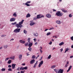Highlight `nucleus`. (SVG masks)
Returning a JSON list of instances; mask_svg holds the SVG:
<instances>
[{
  "mask_svg": "<svg viewBox=\"0 0 73 73\" xmlns=\"http://www.w3.org/2000/svg\"><path fill=\"white\" fill-rule=\"evenodd\" d=\"M24 21V20H22L21 22H19V24H16L17 22H16L14 23H12L11 24L12 25H16L15 26L17 27V28H21L22 27V24H23Z\"/></svg>",
  "mask_w": 73,
  "mask_h": 73,
  "instance_id": "1",
  "label": "nucleus"
},
{
  "mask_svg": "<svg viewBox=\"0 0 73 73\" xmlns=\"http://www.w3.org/2000/svg\"><path fill=\"white\" fill-rule=\"evenodd\" d=\"M55 15H56V16H57L60 17L63 15V13H61V12L60 11H58L56 12Z\"/></svg>",
  "mask_w": 73,
  "mask_h": 73,
  "instance_id": "2",
  "label": "nucleus"
},
{
  "mask_svg": "<svg viewBox=\"0 0 73 73\" xmlns=\"http://www.w3.org/2000/svg\"><path fill=\"white\" fill-rule=\"evenodd\" d=\"M20 30H21L20 29H15L13 31V32L15 33H19V32H20Z\"/></svg>",
  "mask_w": 73,
  "mask_h": 73,
  "instance_id": "3",
  "label": "nucleus"
},
{
  "mask_svg": "<svg viewBox=\"0 0 73 73\" xmlns=\"http://www.w3.org/2000/svg\"><path fill=\"white\" fill-rule=\"evenodd\" d=\"M44 63V62H43V61L42 60L41 61V62L38 65V66L39 68H40L41 66V65L43 64V63Z\"/></svg>",
  "mask_w": 73,
  "mask_h": 73,
  "instance_id": "4",
  "label": "nucleus"
},
{
  "mask_svg": "<svg viewBox=\"0 0 73 73\" xmlns=\"http://www.w3.org/2000/svg\"><path fill=\"white\" fill-rule=\"evenodd\" d=\"M31 1H28L26 3H25V5H27V6H30V5L28 4H30V3H31Z\"/></svg>",
  "mask_w": 73,
  "mask_h": 73,
  "instance_id": "5",
  "label": "nucleus"
},
{
  "mask_svg": "<svg viewBox=\"0 0 73 73\" xmlns=\"http://www.w3.org/2000/svg\"><path fill=\"white\" fill-rule=\"evenodd\" d=\"M46 16L47 18H51V17H52V15L50 14H48L46 15Z\"/></svg>",
  "mask_w": 73,
  "mask_h": 73,
  "instance_id": "6",
  "label": "nucleus"
},
{
  "mask_svg": "<svg viewBox=\"0 0 73 73\" xmlns=\"http://www.w3.org/2000/svg\"><path fill=\"white\" fill-rule=\"evenodd\" d=\"M35 62V60L33 59L30 61V63L31 64H33Z\"/></svg>",
  "mask_w": 73,
  "mask_h": 73,
  "instance_id": "7",
  "label": "nucleus"
},
{
  "mask_svg": "<svg viewBox=\"0 0 73 73\" xmlns=\"http://www.w3.org/2000/svg\"><path fill=\"white\" fill-rule=\"evenodd\" d=\"M63 71H64V70H63V69H59L58 73H63Z\"/></svg>",
  "mask_w": 73,
  "mask_h": 73,
  "instance_id": "8",
  "label": "nucleus"
},
{
  "mask_svg": "<svg viewBox=\"0 0 73 73\" xmlns=\"http://www.w3.org/2000/svg\"><path fill=\"white\" fill-rule=\"evenodd\" d=\"M16 20V19L13 18H11L10 20V21L11 22H12V21H15V20Z\"/></svg>",
  "mask_w": 73,
  "mask_h": 73,
  "instance_id": "9",
  "label": "nucleus"
},
{
  "mask_svg": "<svg viewBox=\"0 0 73 73\" xmlns=\"http://www.w3.org/2000/svg\"><path fill=\"white\" fill-rule=\"evenodd\" d=\"M16 66V64H12V67L13 69L15 68V66Z\"/></svg>",
  "mask_w": 73,
  "mask_h": 73,
  "instance_id": "10",
  "label": "nucleus"
},
{
  "mask_svg": "<svg viewBox=\"0 0 73 73\" xmlns=\"http://www.w3.org/2000/svg\"><path fill=\"white\" fill-rule=\"evenodd\" d=\"M56 23L58 24H60L61 23V22L60 21L58 20L56 21Z\"/></svg>",
  "mask_w": 73,
  "mask_h": 73,
  "instance_id": "11",
  "label": "nucleus"
},
{
  "mask_svg": "<svg viewBox=\"0 0 73 73\" xmlns=\"http://www.w3.org/2000/svg\"><path fill=\"white\" fill-rule=\"evenodd\" d=\"M41 15L39 14V15H37V19H41V17H40Z\"/></svg>",
  "mask_w": 73,
  "mask_h": 73,
  "instance_id": "12",
  "label": "nucleus"
},
{
  "mask_svg": "<svg viewBox=\"0 0 73 73\" xmlns=\"http://www.w3.org/2000/svg\"><path fill=\"white\" fill-rule=\"evenodd\" d=\"M72 66H70V67L68 68V69L67 71V72H68L70 70V69L71 68H72Z\"/></svg>",
  "mask_w": 73,
  "mask_h": 73,
  "instance_id": "13",
  "label": "nucleus"
},
{
  "mask_svg": "<svg viewBox=\"0 0 73 73\" xmlns=\"http://www.w3.org/2000/svg\"><path fill=\"white\" fill-rule=\"evenodd\" d=\"M20 42V43H21L22 44H24L25 42V41H23V40H21L19 41Z\"/></svg>",
  "mask_w": 73,
  "mask_h": 73,
  "instance_id": "14",
  "label": "nucleus"
},
{
  "mask_svg": "<svg viewBox=\"0 0 73 73\" xmlns=\"http://www.w3.org/2000/svg\"><path fill=\"white\" fill-rule=\"evenodd\" d=\"M28 69V67L26 66L22 68V70H27Z\"/></svg>",
  "mask_w": 73,
  "mask_h": 73,
  "instance_id": "15",
  "label": "nucleus"
},
{
  "mask_svg": "<svg viewBox=\"0 0 73 73\" xmlns=\"http://www.w3.org/2000/svg\"><path fill=\"white\" fill-rule=\"evenodd\" d=\"M35 24V23H34V22H31L30 24V25H31V26L34 25Z\"/></svg>",
  "mask_w": 73,
  "mask_h": 73,
  "instance_id": "16",
  "label": "nucleus"
},
{
  "mask_svg": "<svg viewBox=\"0 0 73 73\" xmlns=\"http://www.w3.org/2000/svg\"><path fill=\"white\" fill-rule=\"evenodd\" d=\"M61 10L62 11V12H64L65 13L68 12V11H67L66 10H65L64 9H61Z\"/></svg>",
  "mask_w": 73,
  "mask_h": 73,
  "instance_id": "17",
  "label": "nucleus"
},
{
  "mask_svg": "<svg viewBox=\"0 0 73 73\" xmlns=\"http://www.w3.org/2000/svg\"><path fill=\"white\" fill-rule=\"evenodd\" d=\"M31 17V15H30L29 13H28L26 15L27 18H28V17Z\"/></svg>",
  "mask_w": 73,
  "mask_h": 73,
  "instance_id": "18",
  "label": "nucleus"
},
{
  "mask_svg": "<svg viewBox=\"0 0 73 73\" xmlns=\"http://www.w3.org/2000/svg\"><path fill=\"white\" fill-rule=\"evenodd\" d=\"M19 60H21V58H22V55L20 54L19 56Z\"/></svg>",
  "mask_w": 73,
  "mask_h": 73,
  "instance_id": "19",
  "label": "nucleus"
},
{
  "mask_svg": "<svg viewBox=\"0 0 73 73\" xmlns=\"http://www.w3.org/2000/svg\"><path fill=\"white\" fill-rule=\"evenodd\" d=\"M64 42H62L59 44V45H60V46H61V45H64Z\"/></svg>",
  "mask_w": 73,
  "mask_h": 73,
  "instance_id": "20",
  "label": "nucleus"
},
{
  "mask_svg": "<svg viewBox=\"0 0 73 73\" xmlns=\"http://www.w3.org/2000/svg\"><path fill=\"white\" fill-rule=\"evenodd\" d=\"M33 45V44L32 43H30L29 44V47H31V46H32Z\"/></svg>",
  "mask_w": 73,
  "mask_h": 73,
  "instance_id": "21",
  "label": "nucleus"
},
{
  "mask_svg": "<svg viewBox=\"0 0 73 73\" xmlns=\"http://www.w3.org/2000/svg\"><path fill=\"white\" fill-rule=\"evenodd\" d=\"M34 36H35V37H37L38 36V34L37 33H36V34L35 33L34 34Z\"/></svg>",
  "mask_w": 73,
  "mask_h": 73,
  "instance_id": "22",
  "label": "nucleus"
},
{
  "mask_svg": "<svg viewBox=\"0 0 73 73\" xmlns=\"http://www.w3.org/2000/svg\"><path fill=\"white\" fill-rule=\"evenodd\" d=\"M11 60H9V61H8L7 63L9 64H10L11 62Z\"/></svg>",
  "mask_w": 73,
  "mask_h": 73,
  "instance_id": "23",
  "label": "nucleus"
},
{
  "mask_svg": "<svg viewBox=\"0 0 73 73\" xmlns=\"http://www.w3.org/2000/svg\"><path fill=\"white\" fill-rule=\"evenodd\" d=\"M8 47V45H4V48H5V49H7V48Z\"/></svg>",
  "mask_w": 73,
  "mask_h": 73,
  "instance_id": "24",
  "label": "nucleus"
},
{
  "mask_svg": "<svg viewBox=\"0 0 73 73\" xmlns=\"http://www.w3.org/2000/svg\"><path fill=\"white\" fill-rule=\"evenodd\" d=\"M56 66L53 65L51 66V68L52 69H53V68H56Z\"/></svg>",
  "mask_w": 73,
  "mask_h": 73,
  "instance_id": "25",
  "label": "nucleus"
},
{
  "mask_svg": "<svg viewBox=\"0 0 73 73\" xmlns=\"http://www.w3.org/2000/svg\"><path fill=\"white\" fill-rule=\"evenodd\" d=\"M28 49L29 50V51H31V50H32V48L30 47H29V48H28Z\"/></svg>",
  "mask_w": 73,
  "mask_h": 73,
  "instance_id": "26",
  "label": "nucleus"
},
{
  "mask_svg": "<svg viewBox=\"0 0 73 73\" xmlns=\"http://www.w3.org/2000/svg\"><path fill=\"white\" fill-rule=\"evenodd\" d=\"M10 59H12V60H14V59H15V56H14L12 57H10Z\"/></svg>",
  "mask_w": 73,
  "mask_h": 73,
  "instance_id": "27",
  "label": "nucleus"
},
{
  "mask_svg": "<svg viewBox=\"0 0 73 73\" xmlns=\"http://www.w3.org/2000/svg\"><path fill=\"white\" fill-rule=\"evenodd\" d=\"M69 50V49H68V48H67V49H65V51L64 52V53H66V52H67V51H68V50Z\"/></svg>",
  "mask_w": 73,
  "mask_h": 73,
  "instance_id": "28",
  "label": "nucleus"
},
{
  "mask_svg": "<svg viewBox=\"0 0 73 73\" xmlns=\"http://www.w3.org/2000/svg\"><path fill=\"white\" fill-rule=\"evenodd\" d=\"M50 58H51V55H50L47 58L48 59H50Z\"/></svg>",
  "mask_w": 73,
  "mask_h": 73,
  "instance_id": "29",
  "label": "nucleus"
},
{
  "mask_svg": "<svg viewBox=\"0 0 73 73\" xmlns=\"http://www.w3.org/2000/svg\"><path fill=\"white\" fill-rule=\"evenodd\" d=\"M13 16H14L15 17H16V16H17V15H16V13H14Z\"/></svg>",
  "mask_w": 73,
  "mask_h": 73,
  "instance_id": "30",
  "label": "nucleus"
},
{
  "mask_svg": "<svg viewBox=\"0 0 73 73\" xmlns=\"http://www.w3.org/2000/svg\"><path fill=\"white\" fill-rule=\"evenodd\" d=\"M50 35V32L47 33L46 34L47 36H49V35Z\"/></svg>",
  "mask_w": 73,
  "mask_h": 73,
  "instance_id": "31",
  "label": "nucleus"
},
{
  "mask_svg": "<svg viewBox=\"0 0 73 73\" xmlns=\"http://www.w3.org/2000/svg\"><path fill=\"white\" fill-rule=\"evenodd\" d=\"M35 58L36 56H35V55H33L32 56V58H33V59Z\"/></svg>",
  "mask_w": 73,
  "mask_h": 73,
  "instance_id": "32",
  "label": "nucleus"
},
{
  "mask_svg": "<svg viewBox=\"0 0 73 73\" xmlns=\"http://www.w3.org/2000/svg\"><path fill=\"white\" fill-rule=\"evenodd\" d=\"M24 33H25V34H27V31L26 30H24Z\"/></svg>",
  "mask_w": 73,
  "mask_h": 73,
  "instance_id": "33",
  "label": "nucleus"
},
{
  "mask_svg": "<svg viewBox=\"0 0 73 73\" xmlns=\"http://www.w3.org/2000/svg\"><path fill=\"white\" fill-rule=\"evenodd\" d=\"M28 43H25V46H28Z\"/></svg>",
  "mask_w": 73,
  "mask_h": 73,
  "instance_id": "34",
  "label": "nucleus"
},
{
  "mask_svg": "<svg viewBox=\"0 0 73 73\" xmlns=\"http://www.w3.org/2000/svg\"><path fill=\"white\" fill-rule=\"evenodd\" d=\"M1 70H2V71H5V69L4 68H3L1 69Z\"/></svg>",
  "mask_w": 73,
  "mask_h": 73,
  "instance_id": "35",
  "label": "nucleus"
},
{
  "mask_svg": "<svg viewBox=\"0 0 73 73\" xmlns=\"http://www.w3.org/2000/svg\"><path fill=\"white\" fill-rule=\"evenodd\" d=\"M8 70H9V71H12V69L11 68H9V69H8Z\"/></svg>",
  "mask_w": 73,
  "mask_h": 73,
  "instance_id": "36",
  "label": "nucleus"
},
{
  "mask_svg": "<svg viewBox=\"0 0 73 73\" xmlns=\"http://www.w3.org/2000/svg\"><path fill=\"white\" fill-rule=\"evenodd\" d=\"M37 17L34 18V19H33L34 20H37Z\"/></svg>",
  "mask_w": 73,
  "mask_h": 73,
  "instance_id": "37",
  "label": "nucleus"
},
{
  "mask_svg": "<svg viewBox=\"0 0 73 73\" xmlns=\"http://www.w3.org/2000/svg\"><path fill=\"white\" fill-rule=\"evenodd\" d=\"M30 40H31V38H29L28 39V42H29V41H30Z\"/></svg>",
  "mask_w": 73,
  "mask_h": 73,
  "instance_id": "38",
  "label": "nucleus"
},
{
  "mask_svg": "<svg viewBox=\"0 0 73 73\" xmlns=\"http://www.w3.org/2000/svg\"><path fill=\"white\" fill-rule=\"evenodd\" d=\"M54 71H55V72H56V73H58V72H57V70H56V69H54Z\"/></svg>",
  "mask_w": 73,
  "mask_h": 73,
  "instance_id": "39",
  "label": "nucleus"
},
{
  "mask_svg": "<svg viewBox=\"0 0 73 73\" xmlns=\"http://www.w3.org/2000/svg\"><path fill=\"white\" fill-rule=\"evenodd\" d=\"M23 67H21L19 68V70H23Z\"/></svg>",
  "mask_w": 73,
  "mask_h": 73,
  "instance_id": "40",
  "label": "nucleus"
},
{
  "mask_svg": "<svg viewBox=\"0 0 73 73\" xmlns=\"http://www.w3.org/2000/svg\"><path fill=\"white\" fill-rule=\"evenodd\" d=\"M69 17H72L73 16L72 15H71V14H70L69 15Z\"/></svg>",
  "mask_w": 73,
  "mask_h": 73,
  "instance_id": "41",
  "label": "nucleus"
},
{
  "mask_svg": "<svg viewBox=\"0 0 73 73\" xmlns=\"http://www.w3.org/2000/svg\"><path fill=\"white\" fill-rule=\"evenodd\" d=\"M9 60V58H7L5 59V61H7V60Z\"/></svg>",
  "mask_w": 73,
  "mask_h": 73,
  "instance_id": "42",
  "label": "nucleus"
},
{
  "mask_svg": "<svg viewBox=\"0 0 73 73\" xmlns=\"http://www.w3.org/2000/svg\"><path fill=\"white\" fill-rule=\"evenodd\" d=\"M54 28L53 27H52L51 28H50V29H49V30H52V29H54Z\"/></svg>",
  "mask_w": 73,
  "mask_h": 73,
  "instance_id": "43",
  "label": "nucleus"
},
{
  "mask_svg": "<svg viewBox=\"0 0 73 73\" xmlns=\"http://www.w3.org/2000/svg\"><path fill=\"white\" fill-rule=\"evenodd\" d=\"M8 68H11L12 67V66L11 65H9L8 66Z\"/></svg>",
  "mask_w": 73,
  "mask_h": 73,
  "instance_id": "44",
  "label": "nucleus"
},
{
  "mask_svg": "<svg viewBox=\"0 0 73 73\" xmlns=\"http://www.w3.org/2000/svg\"><path fill=\"white\" fill-rule=\"evenodd\" d=\"M38 62V61H36V62L35 64V65L36 66L37 64V63Z\"/></svg>",
  "mask_w": 73,
  "mask_h": 73,
  "instance_id": "45",
  "label": "nucleus"
},
{
  "mask_svg": "<svg viewBox=\"0 0 73 73\" xmlns=\"http://www.w3.org/2000/svg\"><path fill=\"white\" fill-rule=\"evenodd\" d=\"M52 41H50L49 43V44L50 45H51V44H52Z\"/></svg>",
  "mask_w": 73,
  "mask_h": 73,
  "instance_id": "46",
  "label": "nucleus"
},
{
  "mask_svg": "<svg viewBox=\"0 0 73 73\" xmlns=\"http://www.w3.org/2000/svg\"><path fill=\"white\" fill-rule=\"evenodd\" d=\"M65 68H67L68 67V64H66L65 66Z\"/></svg>",
  "mask_w": 73,
  "mask_h": 73,
  "instance_id": "47",
  "label": "nucleus"
},
{
  "mask_svg": "<svg viewBox=\"0 0 73 73\" xmlns=\"http://www.w3.org/2000/svg\"><path fill=\"white\" fill-rule=\"evenodd\" d=\"M34 40L35 42H36V41H37V39H36V38H34Z\"/></svg>",
  "mask_w": 73,
  "mask_h": 73,
  "instance_id": "48",
  "label": "nucleus"
},
{
  "mask_svg": "<svg viewBox=\"0 0 73 73\" xmlns=\"http://www.w3.org/2000/svg\"><path fill=\"white\" fill-rule=\"evenodd\" d=\"M42 18L44 17V15H42V16H40V18H42Z\"/></svg>",
  "mask_w": 73,
  "mask_h": 73,
  "instance_id": "49",
  "label": "nucleus"
},
{
  "mask_svg": "<svg viewBox=\"0 0 73 73\" xmlns=\"http://www.w3.org/2000/svg\"><path fill=\"white\" fill-rule=\"evenodd\" d=\"M70 38H71V40H73V36L71 37Z\"/></svg>",
  "mask_w": 73,
  "mask_h": 73,
  "instance_id": "50",
  "label": "nucleus"
},
{
  "mask_svg": "<svg viewBox=\"0 0 73 73\" xmlns=\"http://www.w3.org/2000/svg\"><path fill=\"white\" fill-rule=\"evenodd\" d=\"M39 56H40V55H38L36 57V59H37V58H38V57H39Z\"/></svg>",
  "mask_w": 73,
  "mask_h": 73,
  "instance_id": "51",
  "label": "nucleus"
},
{
  "mask_svg": "<svg viewBox=\"0 0 73 73\" xmlns=\"http://www.w3.org/2000/svg\"><path fill=\"white\" fill-rule=\"evenodd\" d=\"M40 52H41V53H42V50L41 49H40Z\"/></svg>",
  "mask_w": 73,
  "mask_h": 73,
  "instance_id": "52",
  "label": "nucleus"
},
{
  "mask_svg": "<svg viewBox=\"0 0 73 73\" xmlns=\"http://www.w3.org/2000/svg\"><path fill=\"white\" fill-rule=\"evenodd\" d=\"M1 36V37H5V36H6V35H2Z\"/></svg>",
  "mask_w": 73,
  "mask_h": 73,
  "instance_id": "53",
  "label": "nucleus"
},
{
  "mask_svg": "<svg viewBox=\"0 0 73 73\" xmlns=\"http://www.w3.org/2000/svg\"><path fill=\"white\" fill-rule=\"evenodd\" d=\"M60 50L61 52L62 51H63V49L62 48L61 49H60Z\"/></svg>",
  "mask_w": 73,
  "mask_h": 73,
  "instance_id": "54",
  "label": "nucleus"
},
{
  "mask_svg": "<svg viewBox=\"0 0 73 73\" xmlns=\"http://www.w3.org/2000/svg\"><path fill=\"white\" fill-rule=\"evenodd\" d=\"M49 29H46L44 31L45 32L46 31H48V30Z\"/></svg>",
  "mask_w": 73,
  "mask_h": 73,
  "instance_id": "55",
  "label": "nucleus"
},
{
  "mask_svg": "<svg viewBox=\"0 0 73 73\" xmlns=\"http://www.w3.org/2000/svg\"><path fill=\"white\" fill-rule=\"evenodd\" d=\"M42 59V57H41L40 58V59L39 60L40 61V60H41Z\"/></svg>",
  "mask_w": 73,
  "mask_h": 73,
  "instance_id": "56",
  "label": "nucleus"
},
{
  "mask_svg": "<svg viewBox=\"0 0 73 73\" xmlns=\"http://www.w3.org/2000/svg\"><path fill=\"white\" fill-rule=\"evenodd\" d=\"M69 61H67V63H66V64H67V65H68V64H69Z\"/></svg>",
  "mask_w": 73,
  "mask_h": 73,
  "instance_id": "57",
  "label": "nucleus"
},
{
  "mask_svg": "<svg viewBox=\"0 0 73 73\" xmlns=\"http://www.w3.org/2000/svg\"><path fill=\"white\" fill-rule=\"evenodd\" d=\"M53 12H56V10L54 9H53Z\"/></svg>",
  "mask_w": 73,
  "mask_h": 73,
  "instance_id": "58",
  "label": "nucleus"
},
{
  "mask_svg": "<svg viewBox=\"0 0 73 73\" xmlns=\"http://www.w3.org/2000/svg\"><path fill=\"white\" fill-rule=\"evenodd\" d=\"M22 65L24 66L25 65V63H23L22 64Z\"/></svg>",
  "mask_w": 73,
  "mask_h": 73,
  "instance_id": "59",
  "label": "nucleus"
},
{
  "mask_svg": "<svg viewBox=\"0 0 73 73\" xmlns=\"http://www.w3.org/2000/svg\"><path fill=\"white\" fill-rule=\"evenodd\" d=\"M73 56H71L70 57V58H73Z\"/></svg>",
  "mask_w": 73,
  "mask_h": 73,
  "instance_id": "60",
  "label": "nucleus"
},
{
  "mask_svg": "<svg viewBox=\"0 0 73 73\" xmlns=\"http://www.w3.org/2000/svg\"><path fill=\"white\" fill-rule=\"evenodd\" d=\"M37 42H36V43H35V45H37Z\"/></svg>",
  "mask_w": 73,
  "mask_h": 73,
  "instance_id": "61",
  "label": "nucleus"
},
{
  "mask_svg": "<svg viewBox=\"0 0 73 73\" xmlns=\"http://www.w3.org/2000/svg\"><path fill=\"white\" fill-rule=\"evenodd\" d=\"M36 65H34V66H33L34 68H36Z\"/></svg>",
  "mask_w": 73,
  "mask_h": 73,
  "instance_id": "62",
  "label": "nucleus"
},
{
  "mask_svg": "<svg viewBox=\"0 0 73 73\" xmlns=\"http://www.w3.org/2000/svg\"><path fill=\"white\" fill-rule=\"evenodd\" d=\"M21 73H24V72H23V71H21Z\"/></svg>",
  "mask_w": 73,
  "mask_h": 73,
  "instance_id": "63",
  "label": "nucleus"
},
{
  "mask_svg": "<svg viewBox=\"0 0 73 73\" xmlns=\"http://www.w3.org/2000/svg\"><path fill=\"white\" fill-rule=\"evenodd\" d=\"M71 48H73V45L71 46Z\"/></svg>",
  "mask_w": 73,
  "mask_h": 73,
  "instance_id": "64",
  "label": "nucleus"
}]
</instances>
